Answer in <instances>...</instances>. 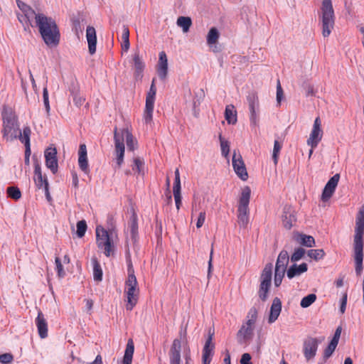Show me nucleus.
<instances>
[{"label": "nucleus", "instance_id": "nucleus-1", "mask_svg": "<svg viewBox=\"0 0 364 364\" xmlns=\"http://www.w3.org/2000/svg\"><path fill=\"white\" fill-rule=\"evenodd\" d=\"M2 136L6 141H12L18 139L25 146L29 145V137L31 130L29 127H24L23 131L19 128L18 117L15 112L9 107H4L2 110Z\"/></svg>", "mask_w": 364, "mask_h": 364}, {"label": "nucleus", "instance_id": "nucleus-2", "mask_svg": "<svg viewBox=\"0 0 364 364\" xmlns=\"http://www.w3.org/2000/svg\"><path fill=\"white\" fill-rule=\"evenodd\" d=\"M363 235L364 205L361 206L356 216L355 235L353 239V252L355 263V270L357 275H360L363 269Z\"/></svg>", "mask_w": 364, "mask_h": 364}, {"label": "nucleus", "instance_id": "nucleus-3", "mask_svg": "<svg viewBox=\"0 0 364 364\" xmlns=\"http://www.w3.org/2000/svg\"><path fill=\"white\" fill-rule=\"evenodd\" d=\"M39 32L48 46H56L59 43L60 33L55 21L51 18L39 14L36 16V24Z\"/></svg>", "mask_w": 364, "mask_h": 364}, {"label": "nucleus", "instance_id": "nucleus-4", "mask_svg": "<svg viewBox=\"0 0 364 364\" xmlns=\"http://www.w3.org/2000/svg\"><path fill=\"white\" fill-rule=\"evenodd\" d=\"M323 38L328 37L334 28L336 16L331 0H323L318 14Z\"/></svg>", "mask_w": 364, "mask_h": 364}, {"label": "nucleus", "instance_id": "nucleus-5", "mask_svg": "<svg viewBox=\"0 0 364 364\" xmlns=\"http://www.w3.org/2000/svg\"><path fill=\"white\" fill-rule=\"evenodd\" d=\"M137 280L131 262L128 265V278L125 282L124 293L127 296L126 309L132 311L136 306L139 298V289Z\"/></svg>", "mask_w": 364, "mask_h": 364}, {"label": "nucleus", "instance_id": "nucleus-6", "mask_svg": "<svg viewBox=\"0 0 364 364\" xmlns=\"http://www.w3.org/2000/svg\"><path fill=\"white\" fill-rule=\"evenodd\" d=\"M113 233L108 232L102 226L96 228V242L99 249L103 250L104 254L109 257L114 252V245L112 238Z\"/></svg>", "mask_w": 364, "mask_h": 364}, {"label": "nucleus", "instance_id": "nucleus-7", "mask_svg": "<svg viewBox=\"0 0 364 364\" xmlns=\"http://www.w3.org/2000/svg\"><path fill=\"white\" fill-rule=\"evenodd\" d=\"M251 190L249 186L242 188L239 200L237 220L241 227H246L249 222V203Z\"/></svg>", "mask_w": 364, "mask_h": 364}, {"label": "nucleus", "instance_id": "nucleus-8", "mask_svg": "<svg viewBox=\"0 0 364 364\" xmlns=\"http://www.w3.org/2000/svg\"><path fill=\"white\" fill-rule=\"evenodd\" d=\"M272 264L269 263L265 265L260 277L258 296L262 301H265L268 298V294L272 284Z\"/></svg>", "mask_w": 364, "mask_h": 364}, {"label": "nucleus", "instance_id": "nucleus-9", "mask_svg": "<svg viewBox=\"0 0 364 364\" xmlns=\"http://www.w3.org/2000/svg\"><path fill=\"white\" fill-rule=\"evenodd\" d=\"M156 93V88L154 85V80H153L150 90L146 97V105L143 115V118L146 124H151L153 119Z\"/></svg>", "mask_w": 364, "mask_h": 364}, {"label": "nucleus", "instance_id": "nucleus-10", "mask_svg": "<svg viewBox=\"0 0 364 364\" xmlns=\"http://www.w3.org/2000/svg\"><path fill=\"white\" fill-rule=\"evenodd\" d=\"M324 338H317L308 337L303 343V353L306 360L309 361L314 358L316 355L318 344L323 341Z\"/></svg>", "mask_w": 364, "mask_h": 364}, {"label": "nucleus", "instance_id": "nucleus-11", "mask_svg": "<svg viewBox=\"0 0 364 364\" xmlns=\"http://www.w3.org/2000/svg\"><path fill=\"white\" fill-rule=\"evenodd\" d=\"M322 137L323 130L321 129V121L318 117L314 122L312 129L306 141L307 144L311 148L315 149L321 141Z\"/></svg>", "mask_w": 364, "mask_h": 364}, {"label": "nucleus", "instance_id": "nucleus-12", "mask_svg": "<svg viewBox=\"0 0 364 364\" xmlns=\"http://www.w3.org/2000/svg\"><path fill=\"white\" fill-rule=\"evenodd\" d=\"M249 109L250 112V121L251 125L256 127L258 124L259 100L255 92L250 93L247 96Z\"/></svg>", "mask_w": 364, "mask_h": 364}, {"label": "nucleus", "instance_id": "nucleus-13", "mask_svg": "<svg viewBox=\"0 0 364 364\" xmlns=\"http://www.w3.org/2000/svg\"><path fill=\"white\" fill-rule=\"evenodd\" d=\"M232 166L235 173L242 181H246L248 178V174L244 161L240 154H237L234 151L232 159Z\"/></svg>", "mask_w": 364, "mask_h": 364}, {"label": "nucleus", "instance_id": "nucleus-14", "mask_svg": "<svg viewBox=\"0 0 364 364\" xmlns=\"http://www.w3.org/2000/svg\"><path fill=\"white\" fill-rule=\"evenodd\" d=\"M46 166L55 174L58 172V164L57 159V150L55 147H48L44 151Z\"/></svg>", "mask_w": 364, "mask_h": 364}, {"label": "nucleus", "instance_id": "nucleus-15", "mask_svg": "<svg viewBox=\"0 0 364 364\" xmlns=\"http://www.w3.org/2000/svg\"><path fill=\"white\" fill-rule=\"evenodd\" d=\"M339 180L340 174L336 173L328 181L321 195V200L323 201H328L331 198L336 191Z\"/></svg>", "mask_w": 364, "mask_h": 364}, {"label": "nucleus", "instance_id": "nucleus-16", "mask_svg": "<svg viewBox=\"0 0 364 364\" xmlns=\"http://www.w3.org/2000/svg\"><path fill=\"white\" fill-rule=\"evenodd\" d=\"M39 14H36L33 9L28 7L27 9L23 11L21 14H17L18 21L23 24L25 30L29 29L30 26H33L32 23L33 19H35L36 23V16Z\"/></svg>", "mask_w": 364, "mask_h": 364}, {"label": "nucleus", "instance_id": "nucleus-17", "mask_svg": "<svg viewBox=\"0 0 364 364\" xmlns=\"http://www.w3.org/2000/svg\"><path fill=\"white\" fill-rule=\"evenodd\" d=\"M181 341L176 338L173 340L168 353L170 364H181Z\"/></svg>", "mask_w": 364, "mask_h": 364}, {"label": "nucleus", "instance_id": "nucleus-18", "mask_svg": "<svg viewBox=\"0 0 364 364\" xmlns=\"http://www.w3.org/2000/svg\"><path fill=\"white\" fill-rule=\"evenodd\" d=\"M114 140L117 154V168H120L124 161V144H123L122 135L119 136L118 134H114Z\"/></svg>", "mask_w": 364, "mask_h": 364}, {"label": "nucleus", "instance_id": "nucleus-19", "mask_svg": "<svg viewBox=\"0 0 364 364\" xmlns=\"http://www.w3.org/2000/svg\"><path fill=\"white\" fill-rule=\"evenodd\" d=\"M213 336L210 335L207 338L203 349V364H210L213 355L215 345L212 342Z\"/></svg>", "mask_w": 364, "mask_h": 364}, {"label": "nucleus", "instance_id": "nucleus-20", "mask_svg": "<svg viewBox=\"0 0 364 364\" xmlns=\"http://www.w3.org/2000/svg\"><path fill=\"white\" fill-rule=\"evenodd\" d=\"M78 164L80 168L85 173L90 171L87 156V147L85 144H81L78 150Z\"/></svg>", "mask_w": 364, "mask_h": 364}, {"label": "nucleus", "instance_id": "nucleus-21", "mask_svg": "<svg viewBox=\"0 0 364 364\" xmlns=\"http://www.w3.org/2000/svg\"><path fill=\"white\" fill-rule=\"evenodd\" d=\"M157 73L161 80H164L168 73V60L164 51L159 53V59L157 65Z\"/></svg>", "mask_w": 364, "mask_h": 364}, {"label": "nucleus", "instance_id": "nucleus-22", "mask_svg": "<svg viewBox=\"0 0 364 364\" xmlns=\"http://www.w3.org/2000/svg\"><path fill=\"white\" fill-rule=\"evenodd\" d=\"M282 311V301L278 297H275L270 307L268 317V323H274L279 317Z\"/></svg>", "mask_w": 364, "mask_h": 364}, {"label": "nucleus", "instance_id": "nucleus-23", "mask_svg": "<svg viewBox=\"0 0 364 364\" xmlns=\"http://www.w3.org/2000/svg\"><path fill=\"white\" fill-rule=\"evenodd\" d=\"M35 322L38 328L39 336L41 338H46L48 336V323L44 317V315L41 311H38Z\"/></svg>", "mask_w": 364, "mask_h": 364}, {"label": "nucleus", "instance_id": "nucleus-24", "mask_svg": "<svg viewBox=\"0 0 364 364\" xmlns=\"http://www.w3.org/2000/svg\"><path fill=\"white\" fill-rule=\"evenodd\" d=\"M86 38L88 43L89 53L93 55L96 52L97 36L96 31L92 26H87L86 29Z\"/></svg>", "mask_w": 364, "mask_h": 364}, {"label": "nucleus", "instance_id": "nucleus-25", "mask_svg": "<svg viewBox=\"0 0 364 364\" xmlns=\"http://www.w3.org/2000/svg\"><path fill=\"white\" fill-rule=\"evenodd\" d=\"M34 182L36 186L40 188H44L46 184H48L47 177L43 176L41 165L36 162L34 165Z\"/></svg>", "mask_w": 364, "mask_h": 364}, {"label": "nucleus", "instance_id": "nucleus-26", "mask_svg": "<svg viewBox=\"0 0 364 364\" xmlns=\"http://www.w3.org/2000/svg\"><path fill=\"white\" fill-rule=\"evenodd\" d=\"M308 270V265L306 263H301L299 265L294 264L289 267L287 271V276L289 279L295 277H299Z\"/></svg>", "mask_w": 364, "mask_h": 364}, {"label": "nucleus", "instance_id": "nucleus-27", "mask_svg": "<svg viewBox=\"0 0 364 364\" xmlns=\"http://www.w3.org/2000/svg\"><path fill=\"white\" fill-rule=\"evenodd\" d=\"M118 134L119 136L122 135L123 141H124V138L126 139V143L127 148L130 151H133L134 149V139L132 134L127 129H122L118 130L117 128L114 129V135Z\"/></svg>", "mask_w": 364, "mask_h": 364}, {"label": "nucleus", "instance_id": "nucleus-28", "mask_svg": "<svg viewBox=\"0 0 364 364\" xmlns=\"http://www.w3.org/2000/svg\"><path fill=\"white\" fill-rule=\"evenodd\" d=\"M294 239L297 243L307 247H312L315 245V240L311 235H306L302 233H296L294 235Z\"/></svg>", "mask_w": 364, "mask_h": 364}, {"label": "nucleus", "instance_id": "nucleus-29", "mask_svg": "<svg viewBox=\"0 0 364 364\" xmlns=\"http://www.w3.org/2000/svg\"><path fill=\"white\" fill-rule=\"evenodd\" d=\"M289 256L286 250H282L277 257L275 269L287 271V267L289 264Z\"/></svg>", "mask_w": 364, "mask_h": 364}, {"label": "nucleus", "instance_id": "nucleus-30", "mask_svg": "<svg viewBox=\"0 0 364 364\" xmlns=\"http://www.w3.org/2000/svg\"><path fill=\"white\" fill-rule=\"evenodd\" d=\"M133 61H134V67L135 69V73H134L135 77H141L142 76V73L144 69L145 65L139 55V51H136L134 53Z\"/></svg>", "mask_w": 364, "mask_h": 364}, {"label": "nucleus", "instance_id": "nucleus-31", "mask_svg": "<svg viewBox=\"0 0 364 364\" xmlns=\"http://www.w3.org/2000/svg\"><path fill=\"white\" fill-rule=\"evenodd\" d=\"M134 345L132 339H129L127 343L124 355L121 364H132Z\"/></svg>", "mask_w": 364, "mask_h": 364}, {"label": "nucleus", "instance_id": "nucleus-32", "mask_svg": "<svg viewBox=\"0 0 364 364\" xmlns=\"http://www.w3.org/2000/svg\"><path fill=\"white\" fill-rule=\"evenodd\" d=\"M128 230L130 232V236L134 242L136 241L138 236V223L137 217L135 213H133L130 218L128 223Z\"/></svg>", "mask_w": 364, "mask_h": 364}, {"label": "nucleus", "instance_id": "nucleus-33", "mask_svg": "<svg viewBox=\"0 0 364 364\" xmlns=\"http://www.w3.org/2000/svg\"><path fill=\"white\" fill-rule=\"evenodd\" d=\"M225 118L229 124H235L237 122V111L233 105L226 106Z\"/></svg>", "mask_w": 364, "mask_h": 364}, {"label": "nucleus", "instance_id": "nucleus-34", "mask_svg": "<svg viewBox=\"0 0 364 364\" xmlns=\"http://www.w3.org/2000/svg\"><path fill=\"white\" fill-rule=\"evenodd\" d=\"M91 262L93 267V279L96 282H101L103 276L101 265L96 257H92Z\"/></svg>", "mask_w": 364, "mask_h": 364}, {"label": "nucleus", "instance_id": "nucleus-35", "mask_svg": "<svg viewBox=\"0 0 364 364\" xmlns=\"http://www.w3.org/2000/svg\"><path fill=\"white\" fill-rule=\"evenodd\" d=\"M254 324L247 325V323L242 326L237 333L238 336H242L245 340L251 338L253 333Z\"/></svg>", "mask_w": 364, "mask_h": 364}, {"label": "nucleus", "instance_id": "nucleus-36", "mask_svg": "<svg viewBox=\"0 0 364 364\" xmlns=\"http://www.w3.org/2000/svg\"><path fill=\"white\" fill-rule=\"evenodd\" d=\"M176 23L182 28L183 33H187L191 26L192 21L190 17L180 16L178 18Z\"/></svg>", "mask_w": 364, "mask_h": 364}, {"label": "nucleus", "instance_id": "nucleus-37", "mask_svg": "<svg viewBox=\"0 0 364 364\" xmlns=\"http://www.w3.org/2000/svg\"><path fill=\"white\" fill-rule=\"evenodd\" d=\"M295 221V217L291 214L290 211H284V214L282 215V222L284 226L287 229H290L293 226V223Z\"/></svg>", "mask_w": 364, "mask_h": 364}, {"label": "nucleus", "instance_id": "nucleus-38", "mask_svg": "<svg viewBox=\"0 0 364 364\" xmlns=\"http://www.w3.org/2000/svg\"><path fill=\"white\" fill-rule=\"evenodd\" d=\"M219 32L218 29L215 27H213L210 29L208 31V36H207V43L209 46H212L218 41L219 38Z\"/></svg>", "mask_w": 364, "mask_h": 364}, {"label": "nucleus", "instance_id": "nucleus-39", "mask_svg": "<svg viewBox=\"0 0 364 364\" xmlns=\"http://www.w3.org/2000/svg\"><path fill=\"white\" fill-rule=\"evenodd\" d=\"M144 161L139 157L134 158L133 160V164L132 166V171L135 173H138L139 175L144 174Z\"/></svg>", "mask_w": 364, "mask_h": 364}, {"label": "nucleus", "instance_id": "nucleus-40", "mask_svg": "<svg viewBox=\"0 0 364 364\" xmlns=\"http://www.w3.org/2000/svg\"><path fill=\"white\" fill-rule=\"evenodd\" d=\"M307 255L310 258H311L316 261H318V260L323 258V257L325 255V252L322 249H317V250L311 249V250H309L307 251Z\"/></svg>", "mask_w": 364, "mask_h": 364}, {"label": "nucleus", "instance_id": "nucleus-41", "mask_svg": "<svg viewBox=\"0 0 364 364\" xmlns=\"http://www.w3.org/2000/svg\"><path fill=\"white\" fill-rule=\"evenodd\" d=\"M316 300V295L315 294H310L304 296L300 302V306L302 308H308Z\"/></svg>", "mask_w": 364, "mask_h": 364}, {"label": "nucleus", "instance_id": "nucleus-42", "mask_svg": "<svg viewBox=\"0 0 364 364\" xmlns=\"http://www.w3.org/2000/svg\"><path fill=\"white\" fill-rule=\"evenodd\" d=\"M219 139L220 142L221 154L222 155L228 158L230 152V143L225 140L221 134L219 135Z\"/></svg>", "mask_w": 364, "mask_h": 364}, {"label": "nucleus", "instance_id": "nucleus-43", "mask_svg": "<svg viewBox=\"0 0 364 364\" xmlns=\"http://www.w3.org/2000/svg\"><path fill=\"white\" fill-rule=\"evenodd\" d=\"M8 196L14 200H18L21 197L20 189L16 186H9L6 190Z\"/></svg>", "mask_w": 364, "mask_h": 364}, {"label": "nucleus", "instance_id": "nucleus-44", "mask_svg": "<svg viewBox=\"0 0 364 364\" xmlns=\"http://www.w3.org/2000/svg\"><path fill=\"white\" fill-rule=\"evenodd\" d=\"M337 346L338 344L336 343V341H331L328 346L325 348L323 351L324 360H327L332 355Z\"/></svg>", "mask_w": 364, "mask_h": 364}, {"label": "nucleus", "instance_id": "nucleus-45", "mask_svg": "<svg viewBox=\"0 0 364 364\" xmlns=\"http://www.w3.org/2000/svg\"><path fill=\"white\" fill-rule=\"evenodd\" d=\"M306 250L302 247H298L294 250L293 254L291 256V261L296 262L300 260L305 255Z\"/></svg>", "mask_w": 364, "mask_h": 364}, {"label": "nucleus", "instance_id": "nucleus-46", "mask_svg": "<svg viewBox=\"0 0 364 364\" xmlns=\"http://www.w3.org/2000/svg\"><path fill=\"white\" fill-rule=\"evenodd\" d=\"M257 318V310L255 307H252L247 315V324H255Z\"/></svg>", "mask_w": 364, "mask_h": 364}, {"label": "nucleus", "instance_id": "nucleus-47", "mask_svg": "<svg viewBox=\"0 0 364 364\" xmlns=\"http://www.w3.org/2000/svg\"><path fill=\"white\" fill-rule=\"evenodd\" d=\"M55 269L59 278H63L65 276V272L63 269L61 259L59 257L55 258Z\"/></svg>", "mask_w": 364, "mask_h": 364}, {"label": "nucleus", "instance_id": "nucleus-48", "mask_svg": "<svg viewBox=\"0 0 364 364\" xmlns=\"http://www.w3.org/2000/svg\"><path fill=\"white\" fill-rule=\"evenodd\" d=\"M71 95L73 98V102L77 107H80L85 102V98L82 97L77 90H70Z\"/></svg>", "mask_w": 364, "mask_h": 364}, {"label": "nucleus", "instance_id": "nucleus-49", "mask_svg": "<svg viewBox=\"0 0 364 364\" xmlns=\"http://www.w3.org/2000/svg\"><path fill=\"white\" fill-rule=\"evenodd\" d=\"M87 223L85 220H80L77 223V235L78 237H82L87 230Z\"/></svg>", "mask_w": 364, "mask_h": 364}, {"label": "nucleus", "instance_id": "nucleus-50", "mask_svg": "<svg viewBox=\"0 0 364 364\" xmlns=\"http://www.w3.org/2000/svg\"><path fill=\"white\" fill-rule=\"evenodd\" d=\"M285 272L286 271L275 269L274 279L275 287H278L280 286Z\"/></svg>", "mask_w": 364, "mask_h": 364}, {"label": "nucleus", "instance_id": "nucleus-51", "mask_svg": "<svg viewBox=\"0 0 364 364\" xmlns=\"http://www.w3.org/2000/svg\"><path fill=\"white\" fill-rule=\"evenodd\" d=\"M43 104H44L46 110V112L48 114L50 112V107L49 99H48V91L46 85L43 87Z\"/></svg>", "mask_w": 364, "mask_h": 364}, {"label": "nucleus", "instance_id": "nucleus-52", "mask_svg": "<svg viewBox=\"0 0 364 364\" xmlns=\"http://www.w3.org/2000/svg\"><path fill=\"white\" fill-rule=\"evenodd\" d=\"M14 359L13 355L11 353H4L0 355V363L3 364H9Z\"/></svg>", "mask_w": 364, "mask_h": 364}, {"label": "nucleus", "instance_id": "nucleus-53", "mask_svg": "<svg viewBox=\"0 0 364 364\" xmlns=\"http://www.w3.org/2000/svg\"><path fill=\"white\" fill-rule=\"evenodd\" d=\"M205 211H201L199 213V215L198 217V220H197V222H196V227L197 228H200L205 223Z\"/></svg>", "mask_w": 364, "mask_h": 364}, {"label": "nucleus", "instance_id": "nucleus-54", "mask_svg": "<svg viewBox=\"0 0 364 364\" xmlns=\"http://www.w3.org/2000/svg\"><path fill=\"white\" fill-rule=\"evenodd\" d=\"M282 98H283V90L282 88L279 80H278L277 85V101L278 104H280Z\"/></svg>", "mask_w": 364, "mask_h": 364}, {"label": "nucleus", "instance_id": "nucleus-55", "mask_svg": "<svg viewBox=\"0 0 364 364\" xmlns=\"http://www.w3.org/2000/svg\"><path fill=\"white\" fill-rule=\"evenodd\" d=\"M213 249H211L210 253V259L208 261V279H209L211 276V272L213 268Z\"/></svg>", "mask_w": 364, "mask_h": 364}, {"label": "nucleus", "instance_id": "nucleus-56", "mask_svg": "<svg viewBox=\"0 0 364 364\" xmlns=\"http://www.w3.org/2000/svg\"><path fill=\"white\" fill-rule=\"evenodd\" d=\"M250 360H251V355L249 353H245L242 354V358L240 360V363L241 364H252Z\"/></svg>", "mask_w": 364, "mask_h": 364}, {"label": "nucleus", "instance_id": "nucleus-57", "mask_svg": "<svg viewBox=\"0 0 364 364\" xmlns=\"http://www.w3.org/2000/svg\"><path fill=\"white\" fill-rule=\"evenodd\" d=\"M129 31L127 26L124 25L122 28V38L124 41H129Z\"/></svg>", "mask_w": 364, "mask_h": 364}, {"label": "nucleus", "instance_id": "nucleus-58", "mask_svg": "<svg viewBox=\"0 0 364 364\" xmlns=\"http://www.w3.org/2000/svg\"><path fill=\"white\" fill-rule=\"evenodd\" d=\"M347 304V294H344L341 301L340 311L343 314L346 311Z\"/></svg>", "mask_w": 364, "mask_h": 364}, {"label": "nucleus", "instance_id": "nucleus-59", "mask_svg": "<svg viewBox=\"0 0 364 364\" xmlns=\"http://www.w3.org/2000/svg\"><path fill=\"white\" fill-rule=\"evenodd\" d=\"M173 196H174V200H175V204H176V209L178 210L180 209V208H181V204H182L181 194L173 195Z\"/></svg>", "mask_w": 364, "mask_h": 364}, {"label": "nucleus", "instance_id": "nucleus-60", "mask_svg": "<svg viewBox=\"0 0 364 364\" xmlns=\"http://www.w3.org/2000/svg\"><path fill=\"white\" fill-rule=\"evenodd\" d=\"M16 4H17V6L19 8V9L21 10V13L25 11L26 9H27L28 7H30L29 6H28L27 4H26L24 2L20 1V0H17L16 1Z\"/></svg>", "mask_w": 364, "mask_h": 364}, {"label": "nucleus", "instance_id": "nucleus-61", "mask_svg": "<svg viewBox=\"0 0 364 364\" xmlns=\"http://www.w3.org/2000/svg\"><path fill=\"white\" fill-rule=\"evenodd\" d=\"M78 183H79V180H78L77 173L75 172H73L72 173V184H73V186L75 188H77Z\"/></svg>", "mask_w": 364, "mask_h": 364}, {"label": "nucleus", "instance_id": "nucleus-62", "mask_svg": "<svg viewBox=\"0 0 364 364\" xmlns=\"http://www.w3.org/2000/svg\"><path fill=\"white\" fill-rule=\"evenodd\" d=\"M341 333V328L340 327H338L336 330V332H335L334 336H333V338L331 339V341H336V343L338 344L339 338H340Z\"/></svg>", "mask_w": 364, "mask_h": 364}, {"label": "nucleus", "instance_id": "nucleus-63", "mask_svg": "<svg viewBox=\"0 0 364 364\" xmlns=\"http://www.w3.org/2000/svg\"><path fill=\"white\" fill-rule=\"evenodd\" d=\"M305 89L306 90V96L314 95V86L312 85L307 84L305 87Z\"/></svg>", "mask_w": 364, "mask_h": 364}, {"label": "nucleus", "instance_id": "nucleus-64", "mask_svg": "<svg viewBox=\"0 0 364 364\" xmlns=\"http://www.w3.org/2000/svg\"><path fill=\"white\" fill-rule=\"evenodd\" d=\"M281 149H282V145L277 140H275L274 142L273 153L279 154Z\"/></svg>", "mask_w": 364, "mask_h": 364}]
</instances>
